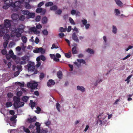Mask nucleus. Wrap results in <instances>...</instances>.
<instances>
[{
	"instance_id": "obj_1",
	"label": "nucleus",
	"mask_w": 133,
	"mask_h": 133,
	"mask_svg": "<svg viewBox=\"0 0 133 133\" xmlns=\"http://www.w3.org/2000/svg\"><path fill=\"white\" fill-rule=\"evenodd\" d=\"M29 58L27 56H24L22 57L21 58H16V62L17 64L24 65L27 63V61H29Z\"/></svg>"
},
{
	"instance_id": "obj_2",
	"label": "nucleus",
	"mask_w": 133,
	"mask_h": 133,
	"mask_svg": "<svg viewBox=\"0 0 133 133\" xmlns=\"http://www.w3.org/2000/svg\"><path fill=\"white\" fill-rule=\"evenodd\" d=\"M38 85L37 83L36 82L31 83L29 82L27 84L28 87L30 88L31 90L37 88Z\"/></svg>"
},
{
	"instance_id": "obj_3",
	"label": "nucleus",
	"mask_w": 133,
	"mask_h": 133,
	"mask_svg": "<svg viewBox=\"0 0 133 133\" xmlns=\"http://www.w3.org/2000/svg\"><path fill=\"white\" fill-rule=\"evenodd\" d=\"M34 65V63L31 62H30L28 64L26 65L28 67V70L32 71H34L35 68Z\"/></svg>"
},
{
	"instance_id": "obj_4",
	"label": "nucleus",
	"mask_w": 133,
	"mask_h": 133,
	"mask_svg": "<svg viewBox=\"0 0 133 133\" xmlns=\"http://www.w3.org/2000/svg\"><path fill=\"white\" fill-rule=\"evenodd\" d=\"M10 0V5L11 6L14 8L16 7L18 8L20 4L19 1H16L14 3L12 0Z\"/></svg>"
},
{
	"instance_id": "obj_5",
	"label": "nucleus",
	"mask_w": 133,
	"mask_h": 133,
	"mask_svg": "<svg viewBox=\"0 0 133 133\" xmlns=\"http://www.w3.org/2000/svg\"><path fill=\"white\" fill-rule=\"evenodd\" d=\"M33 52L36 53H38L39 52H40L42 54H43L45 53V50L41 47L37 48L36 49L33 51Z\"/></svg>"
},
{
	"instance_id": "obj_6",
	"label": "nucleus",
	"mask_w": 133,
	"mask_h": 133,
	"mask_svg": "<svg viewBox=\"0 0 133 133\" xmlns=\"http://www.w3.org/2000/svg\"><path fill=\"white\" fill-rule=\"evenodd\" d=\"M11 21L9 19H6L4 20V25L5 28H10L11 26Z\"/></svg>"
},
{
	"instance_id": "obj_7",
	"label": "nucleus",
	"mask_w": 133,
	"mask_h": 133,
	"mask_svg": "<svg viewBox=\"0 0 133 133\" xmlns=\"http://www.w3.org/2000/svg\"><path fill=\"white\" fill-rule=\"evenodd\" d=\"M13 100L15 102L14 104L13 105L15 108L16 107V104L17 103V104L19 103L20 102V99L19 97H17L16 96H14L13 98Z\"/></svg>"
},
{
	"instance_id": "obj_8",
	"label": "nucleus",
	"mask_w": 133,
	"mask_h": 133,
	"mask_svg": "<svg viewBox=\"0 0 133 133\" xmlns=\"http://www.w3.org/2000/svg\"><path fill=\"white\" fill-rule=\"evenodd\" d=\"M9 32V29L6 28L4 29L3 30H0V37H2L4 35V34H6Z\"/></svg>"
},
{
	"instance_id": "obj_9",
	"label": "nucleus",
	"mask_w": 133,
	"mask_h": 133,
	"mask_svg": "<svg viewBox=\"0 0 133 133\" xmlns=\"http://www.w3.org/2000/svg\"><path fill=\"white\" fill-rule=\"evenodd\" d=\"M47 85L48 87H50L51 85H54L55 84V82L52 79H49L47 83Z\"/></svg>"
},
{
	"instance_id": "obj_10",
	"label": "nucleus",
	"mask_w": 133,
	"mask_h": 133,
	"mask_svg": "<svg viewBox=\"0 0 133 133\" xmlns=\"http://www.w3.org/2000/svg\"><path fill=\"white\" fill-rule=\"evenodd\" d=\"M72 38L73 40L78 42H79V40L75 32H73L72 35Z\"/></svg>"
},
{
	"instance_id": "obj_11",
	"label": "nucleus",
	"mask_w": 133,
	"mask_h": 133,
	"mask_svg": "<svg viewBox=\"0 0 133 133\" xmlns=\"http://www.w3.org/2000/svg\"><path fill=\"white\" fill-rule=\"evenodd\" d=\"M36 118L35 117H34L32 118H30L27 119L28 122L30 123H31L32 122H35L36 121Z\"/></svg>"
},
{
	"instance_id": "obj_12",
	"label": "nucleus",
	"mask_w": 133,
	"mask_h": 133,
	"mask_svg": "<svg viewBox=\"0 0 133 133\" xmlns=\"http://www.w3.org/2000/svg\"><path fill=\"white\" fill-rule=\"evenodd\" d=\"M102 118H99L98 120L96 121V124H99V125L100 126H102L103 124H104V121H102Z\"/></svg>"
},
{
	"instance_id": "obj_13",
	"label": "nucleus",
	"mask_w": 133,
	"mask_h": 133,
	"mask_svg": "<svg viewBox=\"0 0 133 133\" xmlns=\"http://www.w3.org/2000/svg\"><path fill=\"white\" fill-rule=\"evenodd\" d=\"M35 16V13H30L29 12V13L26 16V18L28 19L34 17Z\"/></svg>"
},
{
	"instance_id": "obj_14",
	"label": "nucleus",
	"mask_w": 133,
	"mask_h": 133,
	"mask_svg": "<svg viewBox=\"0 0 133 133\" xmlns=\"http://www.w3.org/2000/svg\"><path fill=\"white\" fill-rule=\"evenodd\" d=\"M24 104V102H21L20 103H18V104H17V103H16V107L15 108V109H17L19 107H23V106Z\"/></svg>"
},
{
	"instance_id": "obj_15",
	"label": "nucleus",
	"mask_w": 133,
	"mask_h": 133,
	"mask_svg": "<svg viewBox=\"0 0 133 133\" xmlns=\"http://www.w3.org/2000/svg\"><path fill=\"white\" fill-rule=\"evenodd\" d=\"M57 75L59 79H61L62 78L63 74L61 71H58L57 73Z\"/></svg>"
},
{
	"instance_id": "obj_16",
	"label": "nucleus",
	"mask_w": 133,
	"mask_h": 133,
	"mask_svg": "<svg viewBox=\"0 0 133 133\" xmlns=\"http://www.w3.org/2000/svg\"><path fill=\"white\" fill-rule=\"evenodd\" d=\"M10 37L9 35L7 34H5L4 35L3 37V39L4 41H9Z\"/></svg>"
},
{
	"instance_id": "obj_17",
	"label": "nucleus",
	"mask_w": 133,
	"mask_h": 133,
	"mask_svg": "<svg viewBox=\"0 0 133 133\" xmlns=\"http://www.w3.org/2000/svg\"><path fill=\"white\" fill-rule=\"evenodd\" d=\"M35 105L36 103L35 102H33L32 100H30L29 105L30 106L32 109H33L35 107Z\"/></svg>"
},
{
	"instance_id": "obj_18",
	"label": "nucleus",
	"mask_w": 133,
	"mask_h": 133,
	"mask_svg": "<svg viewBox=\"0 0 133 133\" xmlns=\"http://www.w3.org/2000/svg\"><path fill=\"white\" fill-rule=\"evenodd\" d=\"M21 38L24 43H25L27 42V39L25 36L24 35L22 36H21Z\"/></svg>"
},
{
	"instance_id": "obj_19",
	"label": "nucleus",
	"mask_w": 133,
	"mask_h": 133,
	"mask_svg": "<svg viewBox=\"0 0 133 133\" xmlns=\"http://www.w3.org/2000/svg\"><path fill=\"white\" fill-rule=\"evenodd\" d=\"M48 21V19L46 17H43L42 22V23L43 24H45L47 23Z\"/></svg>"
},
{
	"instance_id": "obj_20",
	"label": "nucleus",
	"mask_w": 133,
	"mask_h": 133,
	"mask_svg": "<svg viewBox=\"0 0 133 133\" xmlns=\"http://www.w3.org/2000/svg\"><path fill=\"white\" fill-rule=\"evenodd\" d=\"M24 28L23 27V28H17V29H15L16 30V31H17V32H19L22 34L24 32Z\"/></svg>"
},
{
	"instance_id": "obj_21",
	"label": "nucleus",
	"mask_w": 133,
	"mask_h": 133,
	"mask_svg": "<svg viewBox=\"0 0 133 133\" xmlns=\"http://www.w3.org/2000/svg\"><path fill=\"white\" fill-rule=\"evenodd\" d=\"M77 89L78 90H80L82 92L85 91L84 88L82 86H77Z\"/></svg>"
},
{
	"instance_id": "obj_22",
	"label": "nucleus",
	"mask_w": 133,
	"mask_h": 133,
	"mask_svg": "<svg viewBox=\"0 0 133 133\" xmlns=\"http://www.w3.org/2000/svg\"><path fill=\"white\" fill-rule=\"evenodd\" d=\"M21 11L23 14L26 15V16H27V15L29 13V11L27 10H22Z\"/></svg>"
},
{
	"instance_id": "obj_23",
	"label": "nucleus",
	"mask_w": 133,
	"mask_h": 133,
	"mask_svg": "<svg viewBox=\"0 0 133 133\" xmlns=\"http://www.w3.org/2000/svg\"><path fill=\"white\" fill-rule=\"evenodd\" d=\"M76 46H74L73 47L72 50L73 54H75L77 53V50H76Z\"/></svg>"
},
{
	"instance_id": "obj_24",
	"label": "nucleus",
	"mask_w": 133,
	"mask_h": 133,
	"mask_svg": "<svg viewBox=\"0 0 133 133\" xmlns=\"http://www.w3.org/2000/svg\"><path fill=\"white\" fill-rule=\"evenodd\" d=\"M24 5L25 8L26 9H30L31 8V7L30 5L28 3L26 2H25Z\"/></svg>"
},
{
	"instance_id": "obj_25",
	"label": "nucleus",
	"mask_w": 133,
	"mask_h": 133,
	"mask_svg": "<svg viewBox=\"0 0 133 133\" xmlns=\"http://www.w3.org/2000/svg\"><path fill=\"white\" fill-rule=\"evenodd\" d=\"M67 30L66 28H64L62 27H61L59 29V32H65Z\"/></svg>"
},
{
	"instance_id": "obj_26",
	"label": "nucleus",
	"mask_w": 133,
	"mask_h": 133,
	"mask_svg": "<svg viewBox=\"0 0 133 133\" xmlns=\"http://www.w3.org/2000/svg\"><path fill=\"white\" fill-rule=\"evenodd\" d=\"M115 2L116 4L119 6H121L123 5V3L119 0H116Z\"/></svg>"
},
{
	"instance_id": "obj_27",
	"label": "nucleus",
	"mask_w": 133,
	"mask_h": 133,
	"mask_svg": "<svg viewBox=\"0 0 133 133\" xmlns=\"http://www.w3.org/2000/svg\"><path fill=\"white\" fill-rule=\"evenodd\" d=\"M17 118V116L16 115H14L10 118V120L13 121L14 123H15L16 122L15 121V119Z\"/></svg>"
},
{
	"instance_id": "obj_28",
	"label": "nucleus",
	"mask_w": 133,
	"mask_h": 133,
	"mask_svg": "<svg viewBox=\"0 0 133 133\" xmlns=\"http://www.w3.org/2000/svg\"><path fill=\"white\" fill-rule=\"evenodd\" d=\"M16 30L15 29L14 30V32L16 33V36L17 37H19L21 36V34L19 32H17Z\"/></svg>"
},
{
	"instance_id": "obj_29",
	"label": "nucleus",
	"mask_w": 133,
	"mask_h": 133,
	"mask_svg": "<svg viewBox=\"0 0 133 133\" xmlns=\"http://www.w3.org/2000/svg\"><path fill=\"white\" fill-rule=\"evenodd\" d=\"M86 51L91 54H93L94 53V50L90 48L87 49L86 50Z\"/></svg>"
},
{
	"instance_id": "obj_30",
	"label": "nucleus",
	"mask_w": 133,
	"mask_h": 133,
	"mask_svg": "<svg viewBox=\"0 0 133 133\" xmlns=\"http://www.w3.org/2000/svg\"><path fill=\"white\" fill-rule=\"evenodd\" d=\"M53 4V3L52 2H49L45 3V6H46L48 7L51 6Z\"/></svg>"
},
{
	"instance_id": "obj_31",
	"label": "nucleus",
	"mask_w": 133,
	"mask_h": 133,
	"mask_svg": "<svg viewBox=\"0 0 133 133\" xmlns=\"http://www.w3.org/2000/svg\"><path fill=\"white\" fill-rule=\"evenodd\" d=\"M9 42V41H4V42L3 43V46L4 49L6 48L7 45L8 44Z\"/></svg>"
},
{
	"instance_id": "obj_32",
	"label": "nucleus",
	"mask_w": 133,
	"mask_h": 133,
	"mask_svg": "<svg viewBox=\"0 0 133 133\" xmlns=\"http://www.w3.org/2000/svg\"><path fill=\"white\" fill-rule=\"evenodd\" d=\"M5 105L6 107H9L11 106L12 105V103L10 102H7L6 103Z\"/></svg>"
},
{
	"instance_id": "obj_33",
	"label": "nucleus",
	"mask_w": 133,
	"mask_h": 133,
	"mask_svg": "<svg viewBox=\"0 0 133 133\" xmlns=\"http://www.w3.org/2000/svg\"><path fill=\"white\" fill-rule=\"evenodd\" d=\"M10 2L9 3H8L7 5H5L3 6V8L4 9H8L9 7L10 6H11L10 5Z\"/></svg>"
},
{
	"instance_id": "obj_34",
	"label": "nucleus",
	"mask_w": 133,
	"mask_h": 133,
	"mask_svg": "<svg viewBox=\"0 0 133 133\" xmlns=\"http://www.w3.org/2000/svg\"><path fill=\"white\" fill-rule=\"evenodd\" d=\"M57 9V6L56 5H54L53 6L51 7L50 10H56Z\"/></svg>"
},
{
	"instance_id": "obj_35",
	"label": "nucleus",
	"mask_w": 133,
	"mask_h": 133,
	"mask_svg": "<svg viewBox=\"0 0 133 133\" xmlns=\"http://www.w3.org/2000/svg\"><path fill=\"white\" fill-rule=\"evenodd\" d=\"M28 99L29 97L28 96H25L23 97L22 100L23 101L25 102H26Z\"/></svg>"
},
{
	"instance_id": "obj_36",
	"label": "nucleus",
	"mask_w": 133,
	"mask_h": 133,
	"mask_svg": "<svg viewBox=\"0 0 133 133\" xmlns=\"http://www.w3.org/2000/svg\"><path fill=\"white\" fill-rule=\"evenodd\" d=\"M37 110H35V112L37 114L39 113V112L41 111V108L39 107H37L36 108Z\"/></svg>"
},
{
	"instance_id": "obj_37",
	"label": "nucleus",
	"mask_w": 133,
	"mask_h": 133,
	"mask_svg": "<svg viewBox=\"0 0 133 133\" xmlns=\"http://www.w3.org/2000/svg\"><path fill=\"white\" fill-rule=\"evenodd\" d=\"M77 61L80 63H82L84 64L86 63L85 61L83 59H77Z\"/></svg>"
},
{
	"instance_id": "obj_38",
	"label": "nucleus",
	"mask_w": 133,
	"mask_h": 133,
	"mask_svg": "<svg viewBox=\"0 0 133 133\" xmlns=\"http://www.w3.org/2000/svg\"><path fill=\"white\" fill-rule=\"evenodd\" d=\"M65 55L66 57L70 58L71 56V52H70L67 53H65Z\"/></svg>"
},
{
	"instance_id": "obj_39",
	"label": "nucleus",
	"mask_w": 133,
	"mask_h": 133,
	"mask_svg": "<svg viewBox=\"0 0 133 133\" xmlns=\"http://www.w3.org/2000/svg\"><path fill=\"white\" fill-rule=\"evenodd\" d=\"M42 8H37L36 10V12L37 13H41L42 11Z\"/></svg>"
},
{
	"instance_id": "obj_40",
	"label": "nucleus",
	"mask_w": 133,
	"mask_h": 133,
	"mask_svg": "<svg viewBox=\"0 0 133 133\" xmlns=\"http://www.w3.org/2000/svg\"><path fill=\"white\" fill-rule=\"evenodd\" d=\"M117 29L116 26L113 25L112 32L115 34L116 33Z\"/></svg>"
},
{
	"instance_id": "obj_41",
	"label": "nucleus",
	"mask_w": 133,
	"mask_h": 133,
	"mask_svg": "<svg viewBox=\"0 0 133 133\" xmlns=\"http://www.w3.org/2000/svg\"><path fill=\"white\" fill-rule=\"evenodd\" d=\"M25 18V17L24 15H22L20 16L19 17V19L20 20L24 21Z\"/></svg>"
},
{
	"instance_id": "obj_42",
	"label": "nucleus",
	"mask_w": 133,
	"mask_h": 133,
	"mask_svg": "<svg viewBox=\"0 0 133 133\" xmlns=\"http://www.w3.org/2000/svg\"><path fill=\"white\" fill-rule=\"evenodd\" d=\"M23 129L24 131L26 133H29L30 132V131L29 130V129L28 128H26L24 126L23 127Z\"/></svg>"
},
{
	"instance_id": "obj_43",
	"label": "nucleus",
	"mask_w": 133,
	"mask_h": 133,
	"mask_svg": "<svg viewBox=\"0 0 133 133\" xmlns=\"http://www.w3.org/2000/svg\"><path fill=\"white\" fill-rule=\"evenodd\" d=\"M58 48V47L57 45H56L55 43H54L52 45V46L51 48V49H52L54 48L57 49Z\"/></svg>"
},
{
	"instance_id": "obj_44",
	"label": "nucleus",
	"mask_w": 133,
	"mask_h": 133,
	"mask_svg": "<svg viewBox=\"0 0 133 133\" xmlns=\"http://www.w3.org/2000/svg\"><path fill=\"white\" fill-rule=\"evenodd\" d=\"M42 32L44 35H46L48 34V32L46 29H44L42 31Z\"/></svg>"
},
{
	"instance_id": "obj_45",
	"label": "nucleus",
	"mask_w": 133,
	"mask_h": 133,
	"mask_svg": "<svg viewBox=\"0 0 133 133\" xmlns=\"http://www.w3.org/2000/svg\"><path fill=\"white\" fill-rule=\"evenodd\" d=\"M69 21L72 24H73V25H75V23L74 22L73 19L71 18V17H70L69 18Z\"/></svg>"
},
{
	"instance_id": "obj_46",
	"label": "nucleus",
	"mask_w": 133,
	"mask_h": 133,
	"mask_svg": "<svg viewBox=\"0 0 133 133\" xmlns=\"http://www.w3.org/2000/svg\"><path fill=\"white\" fill-rule=\"evenodd\" d=\"M60 107V105L59 103H57L56 105V108L59 112H60V110L59 108Z\"/></svg>"
},
{
	"instance_id": "obj_47",
	"label": "nucleus",
	"mask_w": 133,
	"mask_h": 133,
	"mask_svg": "<svg viewBox=\"0 0 133 133\" xmlns=\"http://www.w3.org/2000/svg\"><path fill=\"white\" fill-rule=\"evenodd\" d=\"M1 53L3 55H5L7 53L6 50L5 49H3L1 50Z\"/></svg>"
},
{
	"instance_id": "obj_48",
	"label": "nucleus",
	"mask_w": 133,
	"mask_h": 133,
	"mask_svg": "<svg viewBox=\"0 0 133 133\" xmlns=\"http://www.w3.org/2000/svg\"><path fill=\"white\" fill-rule=\"evenodd\" d=\"M62 12V11L61 10H58L56 11L55 14H60Z\"/></svg>"
},
{
	"instance_id": "obj_49",
	"label": "nucleus",
	"mask_w": 133,
	"mask_h": 133,
	"mask_svg": "<svg viewBox=\"0 0 133 133\" xmlns=\"http://www.w3.org/2000/svg\"><path fill=\"white\" fill-rule=\"evenodd\" d=\"M21 64L18 65L16 66L17 69L18 70H21L22 69V66L21 65Z\"/></svg>"
},
{
	"instance_id": "obj_50",
	"label": "nucleus",
	"mask_w": 133,
	"mask_h": 133,
	"mask_svg": "<svg viewBox=\"0 0 133 133\" xmlns=\"http://www.w3.org/2000/svg\"><path fill=\"white\" fill-rule=\"evenodd\" d=\"M41 16H38L36 18V21L37 22H39L40 20Z\"/></svg>"
},
{
	"instance_id": "obj_51",
	"label": "nucleus",
	"mask_w": 133,
	"mask_h": 133,
	"mask_svg": "<svg viewBox=\"0 0 133 133\" xmlns=\"http://www.w3.org/2000/svg\"><path fill=\"white\" fill-rule=\"evenodd\" d=\"M81 22L84 25H86L87 23V21L85 19H82L81 20Z\"/></svg>"
},
{
	"instance_id": "obj_52",
	"label": "nucleus",
	"mask_w": 133,
	"mask_h": 133,
	"mask_svg": "<svg viewBox=\"0 0 133 133\" xmlns=\"http://www.w3.org/2000/svg\"><path fill=\"white\" fill-rule=\"evenodd\" d=\"M41 59L43 61H44L45 60V58L43 55H41L40 56Z\"/></svg>"
},
{
	"instance_id": "obj_53",
	"label": "nucleus",
	"mask_w": 133,
	"mask_h": 133,
	"mask_svg": "<svg viewBox=\"0 0 133 133\" xmlns=\"http://www.w3.org/2000/svg\"><path fill=\"white\" fill-rule=\"evenodd\" d=\"M22 94V91H19L17 92V95L18 96L20 97L21 96Z\"/></svg>"
},
{
	"instance_id": "obj_54",
	"label": "nucleus",
	"mask_w": 133,
	"mask_h": 133,
	"mask_svg": "<svg viewBox=\"0 0 133 133\" xmlns=\"http://www.w3.org/2000/svg\"><path fill=\"white\" fill-rule=\"evenodd\" d=\"M13 95L12 93L11 92H9L7 96L8 97L11 98L12 97Z\"/></svg>"
},
{
	"instance_id": "obj_55",
	"label": "nucleus",
	"mask_w": 133,
	"mask_h": 133,
	"mask_svg": "<svg viewBox=\"0 0 133 133\" xmlns=\"http://www.w3.org/2000/svg\"><path fill=\"white\" fill-rule=\"evenodd\" d=\"M44 77V74L43 73H42L40 74V75L39 76L40 79H43Z\"/></svg>"
},
{
	"instance_id": "obj_56",
	"label": "nucleus",
	"mask_w": 133,
	"mask_h": 133,
	"mask_svg": "<svg viewBox=\"0 0 133 133\" xmlns=\"http://www.w3.org/2000/svg\"><path fill=\"white\" fill-rule=\"evenodd\" d=\"M6 57L7 59H10L11 58V55L9 54L6 55Z\"/></svg>"
},
{
	"instance_id": "obj_57",
	"label": "nucleus",
	"mask_w": 133,
	"mask_h": 133,
	"mask_svg": "<svg viewBox=\"0 0 133 133\" xmlns=\"http://www.w3.org/2000/svg\"><path fill=\"white\" fill-rule=\"evenodd\" d=\"M44 4V2H40L38 5V7L39 8L40 7L42 6Z\"/></svg>"
},
{
	"instance_id": "obj_58",
	"label": "nucleus",
	"mask_w": 133,
	"mask_h": 133,
	"mask_svg": "<svg viewBox=\"0 0 133 133\" xmlns=\"http://www.w3.org/2000/svg\"><path fill=\"white\" fill-rule=\"evenodd\" d=\"M58 35L61 38H62L65 36L64 34L63 33H59L58 34Z\"/></svg>"
},
{
	"instance_id": "obj_59",
	"label": "nucleus",
	"mask_w": 133,
	"mask_h": 133,
	"mask_svg": "<svg viewBox=\"0 0 133 133\" xmlns=\"http://www.w3.org/2000/svg\"><path fill=\"white\" fill-rule=\"evenodd\" d=\"M4 29H5L4 25L2 24L0 25V30H3Z\"/></svg>"
},
{
	"instance_id": "obj_60",
	"label": "nucleus",
	"mask_w": 133,
	"mask_h": 133,
	"mask_svg": "<svg viewBox=\"0 0 133 133\" xmlns=\"http://www.w3.org/2000/svg\"><path fill=\"white\" fill-rule=\"evenodd\" d=\"M15 44V43L14 42H10L9 44V46L10 47H12Z\"/></svg>"
},
{
	"instance_id": "obj_61",
	"label": "nucleus",
	"mask_w": 133,
	"mask_h": 133,
	"mask_svg": "<svg viewBox=\"0 0 133 133\" xmlns=\"http://www.w3.org/2000/svg\"><path fill=\"white\" fill-rule=\"evenodd\" d=\"M115 12L116 14V15H118L120 14L119 10L117 9H115Z\"/></svg>"
},
{
	"instance_id": "obj_62",
	"label": "nucleus",
	"mask_w": 133,
	"mask_h": 133,
	"mask_svg": "<svg viewBox=\"0 0 133 133\" xmlns=\"http://www.w3.org/2000/svg\"><path fill=\"white\" fill-rule=\"evenodd\" d=\"M42 27V26L40 24H38L36 25V28L37 29H41Z\"/></svg>"
},
{
	"instance_id": "obj_63",
	"label": "nucleus",
	"mask_w": 133,
	"mask_h": 133,
	"mask_svg": "<svg viewBox=\"0 0 133 133\" xmlns=\"http://www.w3.org/2000/svg\"><path fill=\"white\" fill-rule=\"evenodd\" d=\"M69 66L71 69L70 70V71H72L73 69V65L69 64Z\"/></svg>"
},
{
	"instance_id": "obj_64",
	"label": "nucleus",
	"mask_w": 133,
	"mask_h": 133,
	"mask_svg": "<svg viewBox=\"0 0 133 133\" xmlns=\"http://www.w3.org/2000/svg\"><path fill=\"white\" fill-rule=\"evenodd\" d=\"M36 130L37 133H40V127H36Z\"/></svg>"
}]
</instances>
